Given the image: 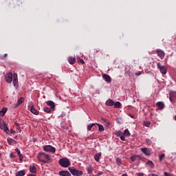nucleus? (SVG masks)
I'll return each instance as SVG.
<instances>
[{
	"instance_id": "nucleus-1",
	"label": "nucleus",
	"mask_w": 176,
	"mask_h": 176,
	"mask_svg": "<svg viewBox=\"0 0 176 176\" xmlns=\"http://www.w3.org/2000/svg\"><path fill=\"white\" fill-rule=\"evenodd\" d=\"M37 159L41 163H50L52 160V156L45 153H39Z\"/></svg>"
},
{
	"instance_id": "nucleus-2",
	"label": "nucleus",
	"mask_w": 176,
	"mask_h": 176,
	"mask_svg": "<svg viewBox=\"0 0 176 176\" xmlns=\"http://www.w3.org/2000/svg\"><path fill=\"white\" fill-rule=\"evenodd\" d=\"M58 163L61 167H64L67 168V167H69L71 166V161L67 157H63L59 160Z\"/></svg>"
},
{
	"instance_id": "nucleus-3",
	"label": "nucleus",
	"mask_w": 176,
	"mask_h": 176,
	"mask_svg": "<svg viewBox=\"0 0 176 176\" xmlns=\"http://www.w3.org/2000/svg\"><path fill=\"white\" fill-rule=\"evenodd\" d=\"M69 170L70 171L71 174H72V175H75V176L83 175V171L79 170L74 167H69Z\"/></svg>"
},
{
	"instance_id": "nucleus-4",
	"label": "nucleus",
	"mask_w": 176,
	"mask_h": 176,
	"mask_svg": "<svg viewBox=\"0 0 176 176\" xmlns=\"http://www.w3.org/2000/svg\"><path fill=\"white\" fill-rule=\"evenodd\" d=\"M43 151L45 152H50L51 153H56V148L53 146L50 145H45L43 146Z\"/></svg>"
},
{
	"instance_id": "nucleus-5",
	"label": "nucleus",
	"mask_w": 176,
	"mask_h": 176,
	"mask_svg": "<svg viewBox=\"0 0 176 176\" xmlns=\"http://www.w3.org/2000/svg\"><path fill=\"white\" fill-rule=\"evenodd\" d=\"M157 67L160 71L162 75H166L167 74V69L164 65H162L160 63H157Z\"/></svg>"
},
{
	"instance_id": "nucleus-6",
	"label": "nucleus",
	"mask_w": 176,
	"mask_h": 176,
	"mask_svg": "<svg viewBox=\"0 0 176 176\" xmlns=\"http://www.w3.org/2000/svg\"><path fill=\"white\" fill-rule=\"evenodd\" d=\"M5 80L7 83H12V81L13 80V74L12 72H10L5 76Z\"/></svg>"
},
{
	"instance_id": "nucleus-7",
	"label": "nucleus",
	"mask_w": 176,
	"mask_h": 176,
	"mask_svg": "<svg viewBox=\"0 0 176 176\" xmlns=\"http://www.w3.org/2000/svg\"><path fill=\"white\" fill-rule=\"evenodd\" d=\"M12 83L15 87H19V78L17 76V73H14L13 74V77H12Z\"/></svg>"
},
{
	"instance_id": "nucleus-8",
	"label": "nucleus",
	"mask_w": 176,
	"mask_h": 176,
	"mask_svg": "<svg viewBox=\"0 0 176 176\" xmlns=\"http://www.w3.org/2000/svg\"><path fill=\"white\" fill-rule=\"evenodd\" d=\"M25 98H24V97H21L18 100L17 102L13 105V108L14 109H16V108H17V107H19V105H21V104H23V102L25 101Z\"/></svg>"
},
{
	"instance_id": "nucleus-9",
	"label": "nucleus",
	"mask_w": 176,
	"mask_h": 176,
	"mask_svg": "<svg viewBox=\"0 0 176 176\" xmlns=\"http://www.w3.org/2000/svg\"><path fill=\"white\" fill-rule=\"evenodd\" d=\"M30 105H31L30 111L32 112V113H33L34 115H39V111L36 110L35 107H34V104L32 102L30 103Z\"/></svg>"
},
{
	"instance_id": "nucleus-10",
	"label": "nucleus",
	"mask_w": 176,
	"mask_h": 176,
	"mask_svg": "<svg viewBox=\"0 0 176 176\" xmlns=\"http://www.w3.org/2000/svg\"><path fill=\"white\" fill-rule=\"evenodd\" d=\"M141 151L146 155V156H151V149L148 148H142Z\"/></svg>"
},
{
	"instance_id": "nucleus-11",
	"label": "nucleus",
	"mask_w": 176,
	"mask_h": 176,
	"mask_svg": "<svg viewBox=\"0 0 176 176\" xmlns=\"http://www.w3.org/2000/svg\"><path fill=\"white\" fill-rule=\"evenodd\" d=\"M157 54L158 56V57H160V58H161V60H163V58H164V52L162 51L161 50H157Z\"/></svg>"
},
{
	"instance_id": "nucleus-12",
	"label": "nucleus",
	"mask_w": 176,
	"mask_h": 176,
	"mask_svg": "<svg viewBox=\"0 0 176 176\" xmlns=\"http://www.w3.org/2000/svg\"><path fill=\"white\" fill-rule=\"evenodd\" d=\"M156 105L157 107V109H160V111L164 109V103L163 102H158L156 103Z\"/></svg>"
},
{
	"instance_id": "nucleus-13",
	"label": "nucleus",
	"mask_w": 176,
	"mask_h": 176,
	"mask_svg": "<svg viewBox=\"0 0 176 176\" xmlns=\"http://www.w3.org/2000/svg\"><path fill=\"white\" fill-rule=\"evenodd\" d=\"M102 78L106 82H107V83H111V82L112 81L111 76H109V75L108 74H102Z\"/></svg>"
},
{
	"instance_id": "nucleus-14",
	"label": "nucleus",
	"mask_w": 176,
	"mask_h": 176,
	"mask_svg": "<svg viewBox=\"0 0 176 176\" xmlns=\"http://www.w3.org/2000/svg\"><path fill=\"white\" fill-rule=\"evenodd\" d=\"M58 174L60 176H71V173L68 170H60Z\"/></svg>"
},
{
	"instance_id": "nucleus-15",
	"label": "nucleus",
	"mask_w": 176,
	"mask_h": 176,
	"mask_svg": "<svg viewBox=\"0 0 176 176\" xmlns=\"http://www.w3.org/2000/svg\"><path fill=\"white\" fill-rule=\"evenodd\" d=\"M1 129H3L7 134H9V127H8V125L5 122H3V124H1Z\"/></svg>"
},
{
	"instance_id": "nucleus-16",
	"label": "nucleus",
	"mask_w": 176,
	"mask_h": 176,
	"mask_svg": "<svg viewBox=\"0 0 176 176\" xmlns=\"http://www.w3.org/2000/svg\"><path fill=\"white\" fill-rule=\"evenodd\" d=\"M47 105L51 107V109H54L56 108V105L54 104V102L50 100L47 102Z\"/></svg>"
},
{
	"instance_id": "nucleus-17",
	"label": "nucleus",
	"mask_w": 176,
	"mask_h": 176,
	"mask_svg": "<svg viewBox=\"0 0 176 176\" xmlns=\"http://www.w3.org/2000/svg\"><path fill=\"white\" fill-rule=\"evenodd\" d=\"M68 62L72 65L74 63L76 62V58L75 57L70 56L68 58Z\"/></svg>"
},
{
	"instance_id": "nucleus-18",
	"label": "nucleus",
	"mask_w": 176,
	"mask_h": 176,
	"mask_svg": "<svg viewBox=\"0 0 176 176\" xmlns=\"http://www.w3.org/2000/svg\"><path fill=\"white\" fill-rule=\"evenodd\" d=\"M115 104V102H113L112 100L109 99L108 100H107L106 102V105H107V107H113Z\"/></svg>"
},
{
	"instance_id": "nucleus-19",
	"label": "nucleus",
	"mask_w": 176,
	"mask_h": 176,
	"mask_svg": "<svg viewBox=\"0 0 176 176\" xmlns=\"http://www.w3.org/2000/svg\"><path fill=\"white\" fill-rule=\"evenodd\" d=\"M102 153H96V154L94 156V157L96 162H100V156H102Z\"/></svg>"
},
{
	"instance_id": "nucleus-20",
	"label": "nucleus",
	"mask_w": 176,
	"mask_h": 176,
	"mask_svg": "<svg viewBox=\"0 0 176 176\" xmlns=\"http://www.w3.org/2000/svg\"><path fill=\"white\" fill-rule=\"evenodd\" d=\"M25 175V170H22L16 173V176H24Z\"/></svg>"
},
{
	"instance_id": "nucleus-21",
	"label": "nucleus",
	"mask_w": 176,
	"mask_h": 176,
	"mask_svg": "<svg viewBox=\"0 0 176 176\" xmlns=\"http://www.w3.org/2000/svg\"><path fill=\"white\" fill-rule=\"evenodd\" d=\"M8 111V108L4 107L0 111V115L1 116H3L6 112Z\"/></svg>"
},
{
	"instance_id": "nucleus-22",
	"label": "nucleus",
	"mask_w": 176,
	"mask_h": 176,
	"mask_svg": "<svg viewBox=\"0 0 176 176\" xmlns=\"http://www.w3.org/2000/svg\"><path fill=\"white\" fill-rule=\"evenodd\" d=\"M123 135H124L125 137H130L131 134L130 133V131H129V129H125L123 133Z\"/></svg>"
},
{
	"instance_id": "nucleus-23",
	"label": "nucleus",
	"mask_w": 176,
	"mask_h": 176,
	"mask_svg": "<svg viewBox=\"0 0 176 176\" xmlns=\"http://www.w3.org/2000/svg\"><path fill=\"white\" fill-rule=\"evenodd\" d=\"M30 173H36V167H35V166H31L30 167Z\"/></svg>"
},
{
	"instance_id": "nucleus-24",
	"label": "nucleus",
	"mask_w": 176,
	"mask_h": 176,
	"mask_svg": "<svg viewBox=\"0 0 176 176\" xmlns=\"http://www.w3.org/2000/svg\"><path fill=\"white\" fill-rule=\"evenodd\" d=\"M114 108H122V104L120 103V102H116V103H114Z\"/></svg>"
},
{
	"instance_id": "nucleus-25",
	"label": "nucleus",
	"mask_w": 176,
	"mask_h": 176,
	"mask_svg": "<svg viewBox=\"0 0 176 176\" xmlns=\"http://www.w3.org/2000/svg\"><path fill=\"white\" fill-rule=\"evenodd\" d=\"M94 126H96V123L89 124L87 126V130H88V131H91V129H93V127H94Z\"/></svg>"
},
{
	"instance_id": "nucleus-26",
	"label": "nucleus",
	"mask_w": 176,
	"mask_h": 176,
	"mask_svg": "<svg viewBox=\"0 0 176 176\" xmlns=\"http://www.w3.org/2000/svg\"><path fill=\"white\" fill-rule=\"evenodd\" d=\"M146 164L147 166H149L150 167H151V168H153L154 164H153V162H152V161H148V162L146 163Z\"/></svg>"
},
{
	"instance_id": "nucleus-27",
	"label": "nucleus",
	"mask_w": 176,
	"mask_h": 176,
	"mask_svg": "<svg viewBox=\"0 0 176 176\" xmlns=\"http://www.w3.org/2000/svg\"><path fill=\"white\" fill-rule=\"evenodd\" d=\"M44 112H47V113H50L52 110L49 107H44L43 109Z\"/></svg>"
},
{
	"instance_id": "nucleus-28",
	"label": "nucleus",
	"mask_w": 176,
	"mask_h": 176,
	"mask_svg": "<svg viewBox=\"0 0 176 176\" xmlns=\"http://www.w3.org/2000/svg\"><path fill=\"white\" fill-rule=\"evenodd\" d=\"M96 124H97L99 127V131H104V126H102V124H97L96 123Z\"/></svg>"
},
{
	"instance_id": "nucleus-29",
	"label": "nucleus",
	"mask_w": 176,
	"mask_h": 176,
	"mask_svg": "<svg viewBox=\"0 0 176 176\" xmlns=\"http://www.w3.org/2000/svg\"><path fill=\"white\" fill-rule=\"evenodd\" d=\"M87 173H88V174H92L93 173V167L89 166L87 168Z\"/></svg>"
},
{
	"instance_id": "nucleus-30",
	"label": "nucleus",
	"mask_w": 176,
	"mask_h": 176,
	"mask_svg": "<svg viewBox=\"0 0 176 176\" xmlns=\"http://www.w3.org/2000/svg\"><path fill=\"white\" fill-rule=\"evenodd\" d=\"M116 163L118 166H120L122 164V160L119 157L116 158Z\"/></svg>"
},
{
	"instance_id": "nucleus-31",
	"label": "nucleus",
	"mask_w": 176,
	"mask_h": 176,
	"mask_svg": "<svg viewBox=\"0 0 176 176\" xmlns=\"http://www.w3.org/2000/svg\"><path fill=\"white\" fill-rule=\"evenodd\" d=\"M164 156H165L164 153L160 155V157H159L160 162H162L163 159H164Z\"/></svg>"
},
{
	"instance_id": "nucleus-32",
	"label": "nucleus",
	"mask_w": 176,
	"mask_h": 176,
	"mask_svg": "<svg viewBox=\"0 0 176 176\" xmlns=\"http://www.w3.org/2000/svg\"><path fill=\"white\" fill-rule=\"evenodd\" d=\"M116 135H117V137H121L123 135V132L119 131L116 133Z\"/></svg>"
},
{
	"instance_id": "nucleus-33",
	"label": "nucleus",
	"mask_w": 176,
	"mask_h": 176,
	"mask_svg": "<svg viewBox=\"0 0 176 176\" xmlns=\"http://www.w3.org/2000/svg\"><path fill=\"white\" fill-rule=\"evenodd\" d=\"M131 162H135V160H137V156H135V155H132V156L131 157Z\"/></svg>"
},
{
	"instance_id": "nucleus-34",
	"label": "nucleus",
	"mask_w": 176,
	"mask_h": 176,
	"mask_svg": "<svg viewBox=\"0 0 176 176\" xmlns=\"http://www.w3.org/2000/svg\"><path fill=\"white\" fill-rule=\"evenodd\" d=\"M61 127L63 129V130H66V131L69 130V128L64 124H62Z\"/></svg>"
},
{
	"instance_id": "nucleus-35",
	"label": "nucleus",
	"mask_w": 176,
	"mask_h": 176,
	"mask_svg": "<svg viewBox=\"0 0 176 176\" xmlns=\"http://www.w3.org/2000/svg\"><path fill=\"white\" fill-rule=\"evenodd\" d=\"M144 125L146 126V127H149V126H151V122H144Z\"/></svg>"
},
{
	"instance_id": "nucleus-36",
	"label": "nucleus",
	"mask_w": 176,
	"mask_h": 176,
	"mask_svg": "<svg viewBox=\"0 0 176 176\" xmlns=\"http://www.w3.org/2000/svg\"><path fill=\"white\" fill-rule=\"evenodd\" d=\"M146 142L147 145H151L152 144V140H151L149 139H146Z\"/></svg>"
},
{
	"instance_id": "nucleus-37",
	"label": "nucleus",
	"mask_w": 176,
	"mask_h": 176,
	"mask_svg": "<svg viewBox=\"0 0 176 176\" xmlns=\"http://www.w3.org/2000/svg\"><path fill=\"white\" fill-rule=\"evenodd\" d=\"M126 136L124 135H122L121 136H120V140H121V141H126V138H125Z\"/></svg>"
},
{
	"instance_id": "nucleus-38",
	"label": "nucleus",
	"mask_w": 176,
	"mask_h": 176,
	"mask_svg": "<svg viewBox=\"0 0 176 176\" xmlns=\"http://www.w3.org/2000/svg\"><path fill=\"white\" fill-rule=\"evenodd\" d=\"M18 156L19 157V161L23 162V159L24 158V157L23 156V154L18 155Z\"/></svg>"
},
{
	"instance_id": "nucleus-39",
	"label": "nucleus",
	"mask_w": 176,
	"mask_h": 176,
	"mask_svg": "<svg viewBox=\"0 0 176 176\" xmlns=\"http://www.w3.org/2000/svg\"><path fill=\"white\" fill-rule=\"evenodd\" d=\"M15 151L17 153V155H21V153L20 152V150L19 149V148H15Z\"/></svg>"
},
{
	"instance_id": "nucleus-40",
	"label": "nucleus",
	"mask_w": 176,
	"mask_h": 176,
	"mask_svg": "<svg viewBox=\"0 0 176 176\" xmlns=\"http://www.w3.org/2000/svg\"><path fill=\"white\" fill-rule=\"evenodd\" d=\"M7 140H8V144H10L13 142V139L8 138Z\"/></svg>"
},
{
	"instance_id": "nucleus-41",
	"label": "nucleus",
	"mask_w": 176,
	"mask_h": 176,
	"mask_svg": "<svg viewBox=\"0 0 176 176\" xmlns=\"http://www.w3.org/2000/svg\"><path fill=\"white\" fill-rule=\"evenodd\" d=\"M164 176H173V175H170L168 173H167V172H164Z\"/></svg>"
},
{
	"instance_id": "nucleus-42",
	"label": "nucleus",
	"mask_w": 176,
	"mask_h": 176,
	"mask_svg": "<svg viewBox=\"0 0 176 176\" xmlns=\"http://www.w3.org/2000/svg\"><path fill=\"white\" fill-rule=\"evenodd\" d=\"M127 69H130L129 66H126V74H128V75H130V74L129 73V72L127 71Z\"/></svg>"
},
{
	"instance_id": "nucleus-43",
	"label": "nucleus",
	"mask_w": 176,
	"mask_h": 176,
	"mask_svg": "<svg viewBox=\"0 0 176 176\" xmlns=\"http://www.w3.org/2000/svg\"><path fill=\"white\" fill-rule=\"evenodd\" d=\"M79 63H80L81 64H85V60H83V59H79L78 60Z\"/></svg>"
},
{
	"instance_id": "nucleus-44",
	"label": "nucleus",
	"mask_w": 176,
	"mask_h": 176,
	"mask_svg": "<svg viewBox=\"0 0 176 176\" xmlns=\"http://www.w3.org/2000/svg\"><path fill=\"white\" fill-rule=\"evenodd\" d=\"M141 72H135V75L137 76H140V75H141Z\"/></svg>"
},
{
	"instance_id": "nucleus-45",
	"label": "nucleus",
	"mask_w": 176,
	"mask_h": 176,
	"mask_svg": "<svg viewBox=\"0 0 176 176\" xmlns=\"http://www.w3.org/2000/svg\"><path fill=\"white\" fill-rule=\"evenodd\" d=\"M103 173L102 172H99L95 176H100L102 175Z\"/></svg>"
},
{
	"instance_id": "nucleus-46",
	"label": "nucleus",
	"mask_w": 176,
	"mask_h": 176,
	"mask_svg": "<svg viewBox=\"0 0 176 176\" xmlns=\"http://www.w3.org/2000/svg\"><path fill=\"white\" fill-rule=\"evenodd\" d=\"M138 176H144V173H139L138 174Z\"/></svg>"
},
{
	"instance_id": "nucleus-47",
	"label": "nucleus",
	"mask_w": 176,
	"mask_h": 176,
	"mask_svg": "<svg viewBox=\"0 0 176 176\" xmlns=\"http://www.w3.org/2000/svg\"><path fill=\"white\" fill-rule=\"evenodd\" d=\"M15 124H16V127H19L20 125L19 124V123H17V122H15Z\"/></svg>"
},
{
	"instance_id": "nucleus-48",
	"label": "nucleus",
	"mask_w": 176,
	"mask_h": 176,
	"mask_svg": "<svg viewBox=\"0 0 176 176\" xmlns=\"http://www.w3.org/2000/svg\"><path fill=\"white\" fill-rule=\"evenodd\" d=\"M28 176H36V175L30 174Z\"/></svg>"
},
{
	"instance_id": "nucleus-49",
	"label": "nucleus",
	"mask_w": 176,
	"mask_h": 176,
	"mask_svg": "<svg viewBox=\"0 0 176 176\" xmlns=\"http://www.w3.org/2000/svg\"><path fill=\"white\" fill-rule=\"evenodd\" d=\"M13 133H14V130H12V131H10V133H11V134H13Z\"/></svg>"
},
{
	"instance_id": "nucleus-50",
	"label": "nucleus",
	"mask_w": 176,
	"mask_h": 176,
	"mask_svg": "<svg viewBox=\"0 0 176 176\" xmlns=\"http://www.w3.org/2000/svg\"><path fill=\"white\" fill-rule=\"evenodd\" d=\"M4 57H8V54H4Z\"/></svg>"
},
{
	"instance_id": "nucleus-51",
	"label": "nucleus",
	"mask_w": 176,
	"mask_h": 176,
	"mask_svg": "<svg viewBox=\"0 0 176 176\" xmlns=\"http://www.w3.org/2000/svg\"><path fill=\"white\" fill-rule=\"evenodd\" d=\"M122 176H129L127 174H123Z\"/></svg>"
},
{
	"instance_id": "nucleus-52",
	"label": "nucleus",
	"mask_w": 176,
	"mask_h": 176,
	"mask_svg": "<svg viewBox=\"0 0 176 176\" xmlns=\"http://www.w3.org/2000/svg\"><path fill=\"white\" fill-rule=\"evenodd\" d=\"M16 129H17L18 130H20V126H17Z\"/></svg>"
},
{
	"instance_id": "nucleus-53",
	"label": "nucleus",
	"mask_w": 176,
	"mask_h": 176,
	"mask_svg": "<svg viewBox=\"0 0 176 176\" xmlns=\"http://www.w3.org/2000/svg\"><path fill=\"white\" fill-rule=\"evenodd\" d=\"M0 159H2V155L0 154Z\"/></svg>"
},
{
	"instance_id": "nucleus-54",
	"label": "nucleus",
	"mask_w": 176,
	"mask_h": 176,
	"mask_svg": "<svg viewBox=\"0 0 176 176\" xmlns=\"http://www.w3.org/2000/svg\"><path fill=\"white\" fill-rule=\"evenodd\" d=\"M155 176H157V175H155Z\"/></svg>"
}]
</instances>
